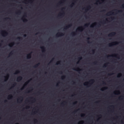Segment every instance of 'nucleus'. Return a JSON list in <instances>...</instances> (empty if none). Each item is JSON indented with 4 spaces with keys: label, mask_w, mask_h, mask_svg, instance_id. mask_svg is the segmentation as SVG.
Returning a JSON list of instances; mask_svg holds the SVG:
<instances>
[{
    "label": "nucleus",
    "mask_w": 124,
    "mask_h": 124,
    "mask_svg": "<svg viewBox=\"0 0 124 124\" xmlns=\"http://www.w3.org/2000/svg\"><path fill=\"white\" fill-rule=\"evenodd\" d=\"M40 64V63H38L37 64L35 65L34 67V68H37V67Z\"/></svg>",
    "instance_id": "obj_10"
},
{
    "label": "nucleus",
    "mask_w": 124,
    "mask_h": 124,
    "mask_svg": "<svg viewBox=\"0 0 124 124\" xmlns=\"http://www.w3.org/2000/svg\"><path fill=\"white\" fill-rule=\"evenodd\" d=\"M16 84V83L14 82V84L13 85L12 87L11 88H12L13 87H14V86Z\"/></svg>",
    "instance_id": "obj_17"
},
{
    "label": "nucleus",
    "mask_w": 124,
    "mask_h": 124,
    "mask_svg": "<svg viewBox=\"0 0 124 124\" xmlns=\"http://www.w3.org/2000/svg\"><path fill=\"white\" fill-rule=\"evenodd\" d=\"M112 13V14H114V13L113 12H112V11H111V12H108V14H107V15H108V14H110V13Z\"/></svg>",
    "instance_id": "obj_24"
},
{
    "label": "nucleus",
    "mask_w": 124,
    "mask_h": 124,
    "mask_svg": "<svg viewBox=\"0 0 124 124\" xmlns=\"http://www.w3.org/2000/svg\"><path fill=\"white\" fill-rule=\"evenodd\" d=\"M111 75V74H108V75L109 76H110V75Z\"/></svg>",
    "instance_id": "obj_53"
},
{
    "label": "nucleus",
    "mask_w": 124,
    "mask_h": 124,
    "mask_svg": "<svg viewBox=\"0 0 124 124\" xmlns=\"http://www.w3.org/2000/svg\"><path fill=\"white\" fill-rule=\"evenodd\" d=\"M103 84H105V82H103Z\"/></svg>",
    "instance_id": "obj_48"
},
{
    "label": "nucleus",
    "mask_w": 124,
    "mask_h": 124,
    "mask_svg": "<svg viewBox=\"0 0 124 124\" xmlns=\"http://www.w3.org/2000/svg\"><path fill=\"white\" fill-rule=\"evenodd\" d=\"M12 97H13V96H12V95H9L8 96V99H11Z\"/></svg>",
    "instance_id": "obj_12"
},
{
    "label": "nucleus",
    "mask_w": 124,
    "mask_h": 124,
    "mask_svg": "<svg viewBox=\"0 0 124 124\" xmlns=\"http://www.w3.org/2000/svg\"><path fill=\"white\" fill-rule=\"evenodd\" d=\"M75 32H72L71 33V34L73 36V35H75Z\"/></svg>",
    "instance_id": "obj_23"
},
{
    "label": "nucleus",
    "mask_w": 124,
    "mask_h": 124,
    "mask_svg": "<svg viewBox=\"0 0 124 124\" xmlns=\"http://www.w3.org/2000/svg\"><path fill=\"white\" fill-rule=\"evenodd\" d=\"M23 21L24 22H26L27 21V20L25 18L23 20Z\"/></svg>",
    "instance_id": "obj_18"
},
{
    "label": "nucleus",
    "mask_w": 124,
    "mask_h": 124,
    "mask_svg": "<svg viewBox=\"0 0 124 124\" xmlns=\"http://www.w3.org/2000/svg\"><path fill=\"white\" fill-rule=\"evenodd\" d=\"M115 56H117V55H118V54H115Z\"/></svg>",
    "instance_id": "obj_49"
},
{
    "label": "nucleus",
    "mask_w": 124,
    "mask_h": 124,
    "mask_svg": "<svg viewBox=\"0 0 124 124\" xmlns=\"http://www.w3.org/2000/svg\"><path fill=\"white\" fill-rule=\"evenodd\" d=\"M94 24H96V23H94Z\"/></svg>",
    "instance_id": "obj_54"
},
{
    "label": "nucleus",
    "mask_w": 124,
    "mask_h": 124,
    "mask_svg": "<svg viewBox=\"0 0 124 124\" xmlns=\"http://www.w3.org/2000/svg\"><path fill=\"white\" fill-rule=\"evenodd\" d=\"M118 12H122V10H118L117 11Z\"/></svg>",
    "instance_id": "obj_36"
},
{
    "label": "nucleus",
    "mask_w": 124,
    "mask_h": 124,
    "mask_svg": "<svg viewBox=\"0 0 124 124\" xmlns=\"http://www.w3.org/2000/svg\"><path fill=\"white\" fill-rule=\"evenodd\" d=\"M97 2H99V1L98 0V1H97Z\"/></svg>",
    "instance_id": "obj_61"
},
{
    "label": "nucleus",
    "mask_w": 124,
    "mask_h": 124,
    "mask_svg": "<svg viewBox=\"0 0 124 124\" xmlns=\"http://www.w3.org/2000/svg\"><path fill=\"white\" fill-rule=\"evenodd\" d=\"M106 64H105L104 65L103 67H106Z\"/></svg>",
    "instance_id": "obj_40"
},
{
    "label": "nucleus",
    "mask_w": 124,
    "mask_h": 124,
    "mask_svg": "<svg viewBox=\"0 0 124 124\" xmlns=\"http://www.w3.org/2000/svg\"><path fill=\"white\" fill-rule=\"evenodd\" d=\"M101 90L102 91H103V90L102 89H101Z\"/></svg>",
    "instance_id": "obj_58"
},
{
    "label": "nucleus",
    "mask_w": 124,
    "mask_h": 124,
    "mask_svg": "<svg viewBox=\"0 0 124 124\" xmlns=\"http://www.w3.org/2000/svg\"><path fill=\"white\" fill-rule=\"evenodd\" d=\"M29 82V81H28L27 82H26L25 83V84L24 85V86L23 87V88H22V89H21V90H22L23 89V87H24V86L26 85Z\"/></svg>",
    "instance_id": "obj_11"
},
{
    "label": "nucleus",
    "mask_w": 124,
    "mask_h": 124,
    "mask_svg": "<svg viewBox=\"0 0 124 124\" xmlns=\"http://www.w3.org/2000/svg\"><path fill=\"white\" fill-rule=\"evenodd\" d=\"M22 77L21 76H19L17 78V81H20L22 80Z\"/></svg>",
    "instance_id": "obj_8"
},
{
    "label": "nucleus",
    "mask_w": 124,
    "mask_h": 124,
    "mask_svg": "<svg viewBox=\"0 0 124 124\" xmlns=\"http://www.w3.org/2000/svg\"><path fill=\"white\" fill-rule=\"evenodd\" d=\"M77 101H76V102H75L74 103H73V104H76L77 103Z\"/></svg>",
    "instance_id": "obj_45"
},
{
    "label": "nucleus",
    "mask_w": 124,
    "mask_h": 124,
    "mask_svg": "<svg viewBox=\"0 0 124 124\" xmlns=\"http://www.w3.org/2000/svg\"><path fill=\"white\" fill-rule=\"evenodd\" d=\"M54 59L53 58L52 60L50 62V63L51 62H52V61Z\"/></svg>",
    "instance_id": "obj_50"
},
{
    "label": "nucleus",
    "mask_w": 124,
    "mask_h": 124,
    "mask_svg": "<svg viewBox=\"0 0 124 124\" xmlns=\"http://www.w3.org/2000/svg\"><path fill=\"white\" fill-rule=\"evenodd\" d=\"M78 59L79 60H81L82 59V57H78Z\"/></svg>",
    "instance_id": "obj_30"
},
{
    "label": "nucleus",
    "mask_w": 124,
    "mask_h": 124,
    "mask_svg": "<svg viewBox=\"0 0 124 124\" xmlns=\"http://www.w3.org/2000/svg\"><path fill=\"white\" fill-rule=\"evenodd\" d=\"M20 98L18 100H20Z\"/></svg>",
    "instance_id": "obj_64"
},
{
    "label": "nucleus",
    "mask_w": 124,
    "mask_h": 124,
    "mask_svg": "<svg viewBox=\"0 0 124 124\" xmlns=\"http://www.w3.org/2000/svg\"><path fill=\"white\" fill-rule=\"evenodd\" d=\"M92 52L93 53H94L95 52V50H92Z\"/></svg>",
    "instance_id": "obj_34"
},
{
    "label": "nucleus",
    "mask_w": 124,
    "mask_h": 124,
    "mask_svg": "<svg viewBox=\"0 0 124 124\" xmlns=\"http://www.w3.org/2000/svg\"><path fill=\"white\" fill-rule=\"evenodd\" d=\"M2 32L3 33H2V36H5V35H6L8 34L7 32L5 31H2Z\"/></svg>",
    "instance_id": "obj_4"
},
{
    "label": "nucleus",
    "mask_w": 124,
    "mask_h": 124,
    "mask_svg": "<svg viewBox=\"0 0 124 124\" xmlns=\"http://www.w3.org/2000/svg\"><path fill=\"white\" fill-rule=\"evenodd\" d=\"M88 8H90V6H89V7H88Z\"/></svg>",
    "instance_id": "obj_56"
},
{
    "label": "nucleus",
    "mask_w": 124,
    "mask_h": 124,
    "mask_svg": "<svg viewBox=\"0 0 124 124\" xmlns=\"http://www.w3.org/2000/svg\"><path fill=\"white\" fill-rule=\"evenodd\" d=\"M60 62H61V61H58V62H57L56 64L57 65H58V64H60Z\"/></svg>",
    "instance_id": "obj_26"
},
{
    "label": "nucleus",
    "mask_w": 124,
    "mask_h": 124,
    "mask_svg": "<svg viewBox=\"0 0 124 124\" xmlns=\"http://www.w3.org/2000/svg\"><path fill=\"white\" fill-rule=\"evenodd\" d=\"M122 75V74L121 73H119L118 74V76H117V77H119L120 76H121Z\"/></svg>",
    "instance_id": "obj_19"
},
{
    "label": "nucleus",
    "mask_w": 124,
    "mask_h": 124,
    "mask_svg": "<svg viewBox=\"0 0 124 124\" xmlns=\"http://www.w3.org/2000/svg\"><path fill=\"white\" fill-rule=\"evenodd\" d=\"M96 62H93V63L94 64H96Z\"/></svg>",
    "instance_id": "obj_52"
},
{
    "label": "nucleus",
    "mask_w": 124,
    "mask_h": 124,
    "mask_svg": "<svg viewBox=\"0 0 124 124\" xmlns=\"http://www.w3.org/2000/svg\"><path fill=\"white\" fill-rule=\"evenodd\" d=\"M81 29H82V27H79Z\"/></svg>",
    "instance_id": "obj_46"
},
{
    "label": "nucleus",
    "mask_w": 124,
    "mask_h": 124,
    "mask_svg": "<svg viewBox=\"0 0 124 124\" xmlns=\"http://www.w3.org/2000/svg\"><path fill=\"white\" fill-rule=\"evenodd\" d=\"M122 6L123 8H124V4L122 5Z\"/></svg>",
    "instance_id": "obj_37"
},
{
    "label": "nucleus",
    "mask_w": 124,
    "mask_h": 124,
    "mask_svg": "<svg viewBox=\"0 0 124 124\" xmlns=\"http://www.w3.org/2000/svg\"><path fill=\"white\" fill-rule=\"evenodd\" d=\"M12 52H11L10 53H9V55H12Z\"/></svg>",
    "instance_id": "obj_32"
},
{
    "label": "nucleus",
    "mask_w": 124,
    "mask_h": 124,
    "mask_svg": "<svg viewBox=\"0 0 124 124\" xmlns=\"http://www.w3.org/2000/svg\"><path fill=\"white\" fill-rule=\"evenodd\" d=\"M63 34L61 32H58V33L56 35V36L58 37L60 36H62L63 35Z\"/></svg>",
    "instance_id": "obj_2"
},
{
    "label": "nucleus",
    "mask_w": 124,
    "mask_h": 124,
    "mask_svg": "<svg viewBox=\"0 0 124 124\" xmlns=\"http://www.w3.org/2000/svg\"><path fill=\"white\" fill-rule=\"evenodd\" d=\"M7 19H10L9 18H6L5 19V20H7Z\"/></svg>",
    "instance_id": "obj_42"
},
{
    "label": "nucleus",
    "mask_w": 124,
    "mask_h": 124,
    "mask_svg": "<svg viewBox=\"0 0 124 124\" xmlns=\"http://www.w3.org/2000/svg\"><path fill=\"white\" fill-rule=\"evenodd\" d=\"M20 71L18 70H17L16 71V72L14 73L15 74H16L20 72Z\"/></svg>",
    "instance_id": "obj_14"
},
{
    "label": "nucleus",
    "mask_w": 124,
    "mask_h": 124,
    "mask_svg": "<svg viewBox=\"0 0 124 124\" xmlns=\"http://www.w3.org/2000/svg\"><path fill=\"white\" fill-rule=\"evenodd\" d=\"M85 114H82L81 115V116L82 117H83L84 116H85Z\"/></svg>",
    "instance_id": "obj_27"
},
{
    "label": "nucleus",
    "mask_w": 124,
    "mask_h": 124,
    "mask_svg": "<svg viewBox=\"0 0 124 124\" xmlns=\"http://www.w3.org/2000/svg\"><path fill=\"white\" fill-rule=\"evenodd\" d=\"M21 13V12L20 11H19L18 12H17V13H16L17 14H18V13Z\"/></svg>",
    "instance_id": "obj_31"
},
{
    "label": "nucleus",
    "mask_w": 124,
    "mask_h": 124,
    "mask_svg": "<svg viewBox=\"0 0 124 124\" xmlns=\"http://www.w3.org/2000/svg\"><path fill=\"white\" fill-rule=\"evenodd\" d=\"M116 34V33L114 32H112L108 35L109 37H112L114 35Z\"/></svg>",
    "instance_id": "obj_3"
},
{
    "label": "nucleus",
    "mask_w": 124,
    "mask_h": 124,
    "mask_svg": "<svg viewBox=\"0 0 124 124\" xmlns=\"http://www.w3.org/2000/svg\"><path fill=\"white\" fill-rule=\"evenodd\" d=\"M7 100H5L4 101V102H7Z\"/></svg>",
    "instance_id": "obj_38"
},
{
    "label": "nucleus",
    "mask_w": 124,
    "mask_h": 124,
    "mask_svg": "<svg viewBox=\"0 0 124 124\" xmlns=\"http://www.w3.org/2000/svg\"><path fill=\"white\" fill-rule=\"evenodd\" d=\"M94 80L93 79H92L89 82L93 83V82H94Z\"/></svg>",
    "instance_id": "obj_21"
},
{
    "label": "nucleus",
    "mask_w": 124,
    "mask_h": 124,
    "mask_svg": "<svg viewBox=\"0 0 124 124\" xmlns=\"http://www.w3.org/2000/svg\"><path fill=\"white\" fill-rule=\"evenodd\" d=\"M90 38H87V40H89V39H90Z\"/></svg>",
    "instance_id": "obj_43"
},
{
    "label": "nucleus",
    "mask_w": 124,
    "mask_h": 124,
    "mask_svg": "<svg viewBox=\"0 0 124 124\" xmlns=\"http://www.w3.org/2000/svg\"><path fill=\"white\" fill-rule=\"evenodd\" d=\"M93 24H92V25L91 26H90L91 27H93Z\"/></svg>",
    "instance_id": "obj_35"
},
{
    "label": "nucleus",
    "mask_w": 124,
    "mask_h": 124,
    "mask_svg": "<svg viewBox=\"0 0 124 124\" xmlns=\"http://www.w3.org/2000/svg\"><path fill=\"white\" fill-rule=\"evenodd\" d=\"M62 2H59V3L60 4H61V3H62Z\"/></svg>",
    "instance_id": "obj_63"
},
{
    "label": "nucleus",
    "mask_w": 124,
    "mask_h": 124,
    "mask_svg": "<svg viewBox=\"0 0 124 124\" xmlns=\"http://www.w3.org/2000/svg\"><path fill=\"white\" fill-rule=\"evenodd\" d=\"M27 107L28 108H29V106H27Z\"/></svg>",
    "instance_id": "obj_62"
},
{
    "label": "nucleus",
    "mask_w": 124,
    "mask_h": 124,
    "mask_svg": "<svg viewBox=\"0 0 124 124\" xmlns=\"http://www.w3.org/2000/svg\"><path fill=\"white\" fill-rule=\"evenodd\" d=\"M31 53H30L27 54V59H30L31 58Z\"/></svg>",
    "instance_id": "obj_7"
},
{
    "label": "nucleus",
    "mask_w": 124,
    "mask_h": 124,
    "mask_svg": "<svg viewBox=\"0 0 124 124\" xmlns=\"http://www.w3.org/2000/svg\"><path fill=\"white\" fill-rule=\"evenodd\" d=\"M89 83L88 82H86L84 84V85H87Z\"/></svg>",
    "instance_id": "obj_13"
},
{
    "label": "nucleus",
    "mask_w": 124,
    "mask_h": 124,
    "mask_svg": "<svg viewBox=\"0 0 124 124\" xmlns=\"http://www.w3.org/2000/svg\"><path fill=\"white\" fill-rule=\"evenodd\" d=\"M110 107H113V106H110Z\"/></svg>",
    "instance_id": "obj_55"
},
{
    "label": "nucleus",
    "mask_w": 124,
    "mask_h": 124,
    "mask_svg": "<svg viewBox=\"0 0 124 124\" xmlns=\"http://www.w3.org/2000/svg\"><path fill=\"white\" fill-rule=\"evenodd\" d=\"M14 44V43L13 42V43H11L10 44H9V46L10 47H11V45H13Z\"/></svg>",
    "instance_id": "obj_20"
},
{
    "label": "nucleus",
    "mask_w": 124,
    "mask_h": 124,
    "mask_svg": "<svg viewBox=\"0 0 124 124\" xmlns=\"http://www.w3.org/2000/svg\"><path fill=\"white\" fill-rule=\"evenodd\" d=\"M118 44V43L116 42H112L111 43H110L108 44V46H111L114 45H116Z\"/></svg>",
    "instance_id": "obj_1"
},
{
    "label": "nucleus",
    "mask_w": 124,
    "mask_h": 124,
    "mask_svg": "<svg viewBox=\"0 0 124 124\" xmlns=\"http://www.w3.org/2000/svg\"><path fill=\"white\" fill-rule=\"evenodd\" d=\"M60 73L61 74H62V71H61V72H60Z\"/></svg>",
    "instance_id": "obj_47"
},
{
    "label": "nucleus",
    "mask_w": 124,
    "mask_h": 124,
    "mask_svg": "<svg viewBox=\"0 0 124 124\" xmlns=\"http://www.w3.org/2000/svg\"><path fill=\"white\" fill-rule=\"evenodd\" d=\"M17 39H18L19 40H21V39H22V38L21 37H18L17 38Z\"/></svg>",
    "instance_id": "obj_22"
},
{
    "label": "nucleus",
    "mask_w": 124,
    "mask_h": 124,
    "mask_svg": "<svg viewBox=\"0 0 124 124\" xmlns=\"http://www.w3.org/2000/svg\"><path fill=\"white\" fill-rule=\"evenodd\" d=\"M89 24V23L86 24L84 25V27H87Z\"/></svg>",
    "instance_id": "obj_15"
},
{
    "label": "nucleus",
    "mask_w": 124,
    "mask_h": 124,
    "mask_svg": "<svg viewBox=\"0 0 124 124\" xmlns=\"http://www.w3.org/2000/svg\"><path fill=\"white\" fill-rule=\"evenodd\" d=\"M34 121H37V120H36V119H35V120H34Z\"/></svg>",
    "instance_id": "obj_57"
},
{
    "label": "nucleus",
    "mask_w": 124,
    "mask_h": 124,
    "mask_svg": "<svg viewBox=\"0 0 124 124\" xmlns=\"http://www.w3.org/2000/svg\"><path fill=\"white\" fill-rule=\"evenodd\" d=\"M107 88L106 87H104L103 88V89H106Z\"/></svg>",
    "instance_id": "obj_29"
},
{
    "label": "nucleus",
    "mask_w": 124,
    "mask_h": 124,
    "mask_svg": "<svg viewBox=\"0 0 124 124\" xmlns=\"http://www.w3.org/2000/svg\"><path fill=\"white\" fill-rule=\"evenodd\" d=\"M61 104L63 105V102H62V103Z\"/></svg>",
    "instance_id": "obj_51"
},
{
    "label": "nucleus",
    "mask_w": 124,
    "mask_h": 124,
    "mask_svg": "<svg viewBox=\"0 0 124 124\" xmlns=\"http://www.w3.org/2000/svg\"><path fill=\"white\" fill-rule=\"evenodd\" d=\"M74 3H72V4H71L70 6V7H72L74 5Z\"/></svg>",
    "instance_id": "obj_25"
},
{
    "label": "nucleus",
    "mask_w": 124,
    "mask_h": 124,
    "mask_svg": "<svg viewBox=\"0 0 124 124\" xmlns=\"http://www.w3.org/2000/svg\"><path fill=\"white\" fill-rule=\"evenodd\" d=\"M65 76H63L62 77V79H63V78H65Z\"/></svg>",
    "instance_id": "obj_28"
},
{
    "label": "nucleus",
    "mask_w": 124,
    "mask_h": 124,
    "mask_svg": "<svg viewBox=\"0 0 124 124\" xmlns=\"http://www.w3.org/2000/svg\"><path fill=\"white\" fill-rule=\"evenodd\" d=\"M23 36L24 37H26V34H24L23 35Z\"/></svg>",
    "instance_id": "obj_39"
},
{
    "label": "nucleus",
    "mask_w": 124,
    "mask_h": 124,
    "mask_svg": "<svg viewBox=\"0 0 124 124\" xmlns=\"http://www.w3.org/2000/svg\"><path fill=\"white\" fill-rule=\"evenodd\" d=\"M8 76L9 75L8 74L7 75V76L4 77V78H5V80H4L5 81H6L8 80Z\"/></svg>",
    "instance_id": "obj_9"
},
{
    "label": "nucleus",
    "mask_w": 124,
    "mask_h": 124,
    "mask_svg": "<svg viewBox=\"0 0 124 124\" xmlns=\"http://www.w3.org/2000/svg\"><path fill=\"white\" fill-rule=\"evenodd\" d=\"M40 48L41 49L43 52H45V48L44 46L41 47Z\"/></svg>",
    "instance_id": "obj_6"
},
{
    "label": "nucleus",
    "mask_w": 124,
    "mask_h": 124,
    "mask_svg": "<svg viewBox=\"0 0 124 124\" xmlns=\"http://www.w3.org/2000/svg\"><path fill=\"white\" fill-rule=\"evenodd\" d=\"M64 9V8H62V9Z\"/></svg>",
    "instance_id": "obj_60"
},
{
    "label": "nucleus",
    "mask_w": 124,
    "mask_h": 124,
    "mask_svg": "<svg viewBox=\"0 0 124 124\" xmlns=\"http://www.w3.org/2000/svg\"><path fill=\"white\" fill-rule=\"evenodd\" d=\"M113 56V55H108V56H107V57H110V56Z\"/></svg>",
    "instance_id": "obj_33"
},
{
    "label": "nucleus",
    "mask_w": 124,
    "mask_h": 124,
    "mask_svg": "<svg viewBox=\"0 0 124 124\" xmlns=\"http://www.w3.org/2000/svg\"><path fill=\"white\" fill-rule=\"evenodd\" d=\"M123 97V96H121L119 98V99H120L121 97Z\"/></svg>",
    "instance_id": "obj_41"
},
{
    "label": "nucleus",
    "mask_w": 124,
    "mask_h": 124,
    "mask_svg": "<svg viewBox=\"0 0 124 124\" xmlns=\"http://www.w3.org/2000/svg\"><path fill=\"white\" fill-rule=\"evenodd\" d=\"M71 24H68L64 28V29L66 30L69 27H70L71 26Z\"/></svg>",
    "instance_id": "obj_5"
},
{
    "label": "nucleus",
    "mask_w": 124,
    "mask_h": 124,
    "mask_svg": "<svg viewBox=\"0 0 124 124\" xmlns=\"http://www.w3.org/2000/svg\"><path fill=\"white\" fill-rule=\"evenodd\" d=\"M73 70H77V71H79V70H76L75 69V68L73 69Z\"/></svg>",
    "instance_id": "obj_44"
},
{
    "label": "nucleus",
    "mask_w": 124,
    "mask_h": 124,
    "mask_svg": "<svg viewBox=\"0 0 124 124\" xmlns=\"http://www.w3.org/2000/svg\"><path fill=\"white\" fill-rule=\"evenodd\" d=\"M19 124L18 123H17L16 124Z\"/></svg>",
    "instance_id": "obj_59"
},
{
    "label": "nucleus",
    "mask_w": 124,
    "mask_h": 124,
    "mask_svg": "<svg viewBox=\"0 0 124 124\" xmlns=\"http://www.w3.org/2000/svg\"><path fill=\"white\" fill-rule=\"evenodd\" d=\"M64 13H60V14H59L58 15V16H62L63 15V14H64Z\"/></svg>",
    "instance_id": "obj_16"
}]
</instances>
